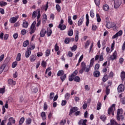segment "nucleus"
I'll list each match as a JSON object with an SVG mask.
<instances>
[{"label": "nucleus", "mask_w": 125, "mask_h": 125, "mask_svg": "<svg viewBox=\"0 0 125 125\" xmlns=\"http://www.w3.org/2000/svg\"><path fill=\"white\" fill-rule=\"evenodd\" d=\"M83 17H82L78 21V26H82V25H83Z\"/></svg>", "instance_id": "6ab92c4d"}, {"label": "nucleus", "mask_w": 125, "mask_h": 125, "mask_svg": "<svg viewBox=\"0 0 125 125\" xmlns=\"http://www.w3.org/2000/svg\"><path fill=\"white\" fill-rule=\"evenodd\" d=\"M49 54H50V50L47 49L45 52L46 56H49Z\"/></svg>", "instance_id": "5fc2aeb1"}, {"label": "nucleus", "mask_w": 125, "mask_h": 125, "mask_svg": "<svg viewBox=\"0 0 125 125\" xmlns=\"http://www.w3.org/2000/svg\"><path fill=\"white\" fill-rule=\"evenodd\" d=\"M5 91V88H0V93L3 94Z\"/></svg>", "instance_id": "052dcab7"}, {"label": "nucleus", "mask_w": 125, "mask_h": 125, "mask_svg": "<svg viewBox=\"0 0 125 125\" xmlns=\"http://www.w3.org/2000/svg\"><path fill=\"white\" fill-rule=\"evenodd\" d=\"M73 34H74V31H73V29H69L67 33L68 36H69V37H72Z\"/></svg>", "instance_id": "412c9836"}, {"label": "nucleus", "mask_w": 125, "mask_h": 125, "mask_svg": "<svg viewBox=\"0 0 125 125\" xmlns=\"http://www.w3.org/2000/svg\"><path fill=\"white\" fill-rule=\"evenodd\" d=\"M105 93L106 95H109L110 94V89L109 88V85H107L105 88Z\"/></svg>", "instance_id": "2f4dec72"}, {"label": "nucleus", "mask_w": 125, "mask_h": 125, "mask_svg": "<svg viewBox=\"0 0 125 125\" xmlns=\"http://www.w3.org/2000/svg\"><path fill=\"white\" fill-rule=\"evenodd\" d=\"M71 48V50H72V51H75V50H77V48H78V46H77V45H75Z\"/></svg>", "instance_id": "6e6d98bb"}, {"label": "nucleus", "mask_w": 125, "mask_h": 125, "mask_svg": "<svg viewBox=\"0 0 125 125\" xmlns=\"http://www.w3.org/2000/svg\"><path fill=\"white\" fill-rule=\"evenodd\" d=\"M68 22L69 25H73V21H72V19H71V16H69L68 18Z\"/></svg>", "instance_id": "58836bf2"}, {"label": "nucleus", "mask_w": 125, "mask_h": 125, "mask_svg": "<svg viewBox=\"0 0 125 125\" xmlns=\"http://www.w3.org/2000/svg\"><path fill=\"white\" fill-rule=\"evenodd\" d=\"M47 20V16H46V14H44L43 15L42 23H44V22L46 21Z\"/></svg>", "instance_id": "c85d7f7f"}, {"label": "nucleus", "mask_w": 125, "mask_h": 125, "mask_svg": "<svg viewBox=\"0 0 125 125\" xmlns=\"http://www.w3.org/2000/svg\"><path fill=\"white\" fill-rule=\"evenodd\" d=\"M122 0H115L114 6V8H119L122 4Z\"/></svg>", "instance_id": "423d86ee"}, {"label": "nucleus", "mask_w": 125, "mask_h": 125, "mask_svg": "<svg viewBox=\"0 0 125 125\" xmlns=\"http://www.w3.org/2000/svg\"><path fill=\"white\" fill-rule=\"evenodd\" d=\"M9 122H10L11 124H15V119L13 117H10L9 119Z\"/></svg>", "instance_id": "4c0bfd02"}, {"label": "nucleus", "mask_w": 125, "mask_h": 125, "mask_svg": "<svg viewBox=\"0 0 125 125\" xmlns=\"http://www.w3.org/2000/svg\"><path fill=\"white\" fill-rule=\"evenodd\" d=\"M93 75L95 78H99V77H100V72L98 70H95L93 72Z\"/></svg>", "instance_id": "dca6fc26"}, {"label": "nucleus", "mask_w": 125, "mask_h": 125, "mask_svg": "<svg viewBox=\"0 0 125 125\" xmlns=\"http://www.w3.org/2000/svg\"><path fill=\"white\" fill-rule=\"evenodd\" d=\"M65 74L64 73V71L63 70H59L57 73V76L58 77H60L61 76H63V75H64Z\"/></svg>", "instance_id": "393cba45"}, {"label": "nucleus", "mask_w": 125, "mask_h": 125, "mask_svg": "<svg viewBox=\"0 0 125 125\" xmlns=\"http://www.w3.org/2000/svg\"><path fill=\"white\" fill-rule=\"evenodd\" d=\"M87 122V120L85 119L84 120H83V119L79 121L78 122L79 125H86V123Z\"/></svg>", "instance_id": "4468645a"}, {"label": "nucleus", "mask_w": 125, "mask_h": 125, "mask_svg": "<svg viewBox=\"0 0 125 125\" xmlns=\"http://www.w3.org/2000/svg\"><path fill=\"white\" fill-rule=\"evenodd\" d=\"M66 124V120H62L60 122V125H64Z\"/></svg>", "instance_id": "338daca9"}, {"label": "nucleus", "mask_w": 125, "mask_h": 125, "mask_svg": "<svg viewBox=\"0 0 125 125\" xmlns=\"http://www.w3.org/2000/svg\"><path fill=\"white\" fill-rule=\"evenodd\" d=\"M29 40H26L24 41L23 43V47H26V46H28V44H29Z\"/></svg>", "instance_id": "473e14b6"}, {"label": "nucleus", "mask_w": 125, "mask_h": 125, "mask_svg": "<svg viewBox=\"0 0 125 125\" xmlns=\"http://www.w3.org/2000/svg\"><path fill=\"white\" fill-rule=\"evenodd\" d=\"M54 97V93L51 92L50 94L49 99L50 100H52Z\"/></svg>", "instance_id": "49530a36"}, {"label": "nucleus", "mask_w": 125, "mask_h": 125, "mask_svg": "<svg viewBox=\"0 0 125 125\" xmlns=\"http://www.w3.org/2000/svg\"><path fill=\"white\" fill-rule=\"evenodd\" d=\"M16 60H17V61H20V60H21V53H19L17 54Z\"/></svg>", "instance_id": "e433bc0d"}, {"label": "nucleus", "mask_w": 125, "mask_h": 125, "mask_svg": "<svg viewBox=\"0 0 125 125\" xmlns=\"http://www.w3.org/2000/svg\"><path fill=\"white\" fill-rule=\"evenodd\" d=\"M37 59V56L36 55H32L30 57V60L31 62H35Z\"/></svg>", "instance_id": "a211bd4d"}, {"label": "nucleus", "mask_w": 125, "mask_h": 125, "mask_svg": "<svg viewBox=\"0 0 125 125\" xmlns=\"http://www.w3.org/2000/svg\"><path fill=\"white\" fill-rule=\"evenodd\" d=\"M121 78L123 82L125 80V72L122 71L121 73Z\"/></svg>", "instance_id": "5701e85b"}, {"label": "nucleus", "mask_w": 125, "mask_h": 125, "mask_svg": "<svg viewBox=\"0 0 125 125\" xmlns=\"http://www.w3.org/2000/svg\"><path fill=\"white\" fill-rule=\"evenodd\" d=\"M17 63L18 62L17 61L13 62L12 65V68H15V67L17 66Z\"/></svg>", "instance_id": "4d7b16f0"}, {"label": "nucleus", "mask_w": 125, "mask_h": 125, "mask_svg": "<svg viewBox=\"0 0 125 125\" xmlns=\"http://www.w3.org/2000/svg\"><path fill=\"white\" fill-rule=\"evenodd\" d=\"M77 75H78V70H75L69 77V82H72V81H74V82H76L77 83H80V82H81V78L79 76H76ZM74 77H75L74 78Z\"/></svg>", "instance_id": "f03ea898"}, {"label": "nucleus", "mask_w": 125, "mask_h": 125, "mask_svg": "<svg viewBox=\"0 0 125 125\" xmlns=\"http://www.w3.org/2000/svg\"><path fill=\"white\" fill-rule=\"evenodd\" d=\"M117 54H118V53L116 51H114L113 54L110 57V60H112V61H114V60H115V59H116V58L117 57Z\"/></svg>", "instance_id": "f8f14e48"}, {"label": "nucleus", "mask_w": 125, "mask_h": 125, "mask_svg": "<svg viewBox=\"0 0 125 125\" xmlns=\"http://www.w3.org/2000/svg\"><path fill=\"white\" fill-rule=\"evenodd\" d=\"M24 121H25V118H24V117L21 118L19 121V124L20 125H22V124L24 123Z\"/></svg>", "instance_id": "a18cd8bd"}, {"label": "nucleus", "mask_w": 125, "mask_h": 125, "mask_svg": "<svg viewBox=\"0 0 125 125\" xmlns=\"http://www.w3.org/2000/svg\"><path fill=\"white\" fill-rule=\"evenodd\" d=\"M5 68V64H3L0 67V75L3 72V70Z\"/></svg>", "instance_id": "cd10ccee"}, {"label": "nucleus", "mask_w": 125, "mask_h": 125, "mask_svg": "<svg viewBox=\"0 0 125 125\" xmlns=\"http://www.w3.org/2000/svg\"><path fill=\"white\" fill-rule=\"evenodd\" d=\"M100 119L102 121H103V122H105L106 121V119H107V117H106V116L103 115L101 116Z\"/></svg>", "instance_id": "c9c22d12"}, {"label": "nucleus", "mask_w": 125, "mask_h": 125, "mask_svg": "<svg viewBox=\"0 0 125 125\" xmlns=\"http://www.w3.org/2000/svg\"><path fill=\"white\" fill-rule=\"evenodd\" d=\"M18 19V16L11 18V19H10V23H12V24H13L14 23H15V22L17 21Z\"/></svg>", "instance_id": "f3484780"}, {"label": "nucleus", "mask_w": 125, "mask_h": 125, "mask_svg": "<svg viewBox=\"0 0 125 125\" xmlns=\"http://www.w3.org/2000/svg\"><path fill=\"white\" fill-rule=\"evenodd\" d=\"M90 15L92 18H94V13L93 12V10L90 11Z\"/></svg>", "instance_id": "864d4df0"}, {"label": "nucleus", "mask_w": 125, "mask_h": 125, "mask_svg": "<svg viewBox=\"0 0 125 125\" xmlns=\"http://www.w3.org/2000/svg\"><path fill=\"white\" fill-rule=\"evenodd\" d=\"M7 4L6 2H0V6H5Z\"/></svg>", "instance_id": "3c124183"}, {"label": "nucleus", "mask_w": 125, "mask_h": 125, "mask_svg": "<svg viewBox=\"0 0 125 125\" xmlns=\"http://www.w3.org/2000/svg\"><path fill=\"white\" fill-rule=\"evenodd\" d=\"M64 42L66 44L70 43V38H65V39L64 40Z\"/></svg>", "instance_id": "8fccbe9b"}, {"label": "nucleus", "mask_w": 125, "mask_h": 125, "mask_svg": "<svg viewBox=\"0 0 125 125\" xmlns=\"http://www.w3.org/2000/svg\"><path fill=\"white\" fill-rule=\"evenodd\" d=\"M116 104H113L112 106H111L108 109L107 113L108 115H112V116H114V112L116 110V107H115Z\"/></svg>", "instance_id": "7ed1b4c3"}, {"label": "nucleus", "mask_w": 125, "mask_h": 125, "mask_svg": "<svg viewBox=\"0 0 125 125\" xmlns=\"http://www.w3.org/2000/svg\"><path fill=\"white\" fill-rule=\"evenodd\" d=\"M90 43V42L89 41H87L85 44V46H84L85 48H87Z\"/></svg>", "instance_id": "de8ad7c7"}, {"label": "nucleus", "mask_w": 125, "mask_h": 125, "mask_svg": "<svg viewBox=\"0 0 125 125\" xmlns=\"http://www.w3.org/2000/svg\"><path fill=\"white\" fill-rule=\"evenodd\" d=\"M79 41V31H77L75 35V41L77 42Z\"/></svg>", "instance_id": "37998d69"}, {"label": "nucleus", "mask_w": 125, "mask_h": 125, "mask_svg": "<svg viewBox=\"0 0 125 125\" xmlns=\"http://www.w3.org/2000/svg\"><path fill=\"white\" fill-rule=\"evenodd\" d=\"M118 92H123L125 90V85L124 84H120L117 88Z\"/></svg>", "instance_id": "1a4fd4ad"}, {"label": "nucleus", "mask_w": 125, "mask_h": 125, "mask_svg": "<svg viewBox=\"0 0 125 125\" xmlns=\"http://www.w3.org/2000/svg\"><path fill=\"white\" fill-rule=\"evenodd\" d=\"M70 98V94L68 93H67L65 95V99H66V100H68Z\"/></svg>", "instance_id": "13d9d810"}, {"label": "nucleus", "mask_w": 125, "mask_h": 125, "mask_svg": "<svg viewBox=\"0 0 125 125\" xmlns=\"http://www.w3.org/2000/svg\"><path fill=\"white\" fill-rule=\"evenodd\" d=\"M38 88L36 87L35 86L31 87V91H32V92L36 93V92H38Z\"/></svg>", "instance_id": "a878e982"}, {"label": "nucleus", "mask_w": 125, "mask_h": 125, "mask_svg": "<svg viewBox=\"0 0 125 125\" xmlns=\"http://www.w3.org/2000/svg\"><path fill=\"white\" fill-rule=\"evenodd\" d=\"M96 17H97V22H98V23H100V22H101V18H100V16L99 15V14H96Z\"/></svg>", "instance_id": "f704fd0d"}, {"label": "nucleus", "mask_w": 125, "mask_h": 125, "mask_svg": "<svg viewBox=\"0 0 125 125\" xmlns=\"http://www.w3.org/2000/svg\"><path fill=\"white\" fill-rule=\"evenodd\" d=\"M123 109L120 108L117 110V113L116 116L117 120H120V115L123 114Z\"/></svg>", "instance_id": "9d476101"}, {"label": "nucleus", "mask_w": 125, "mask_h": 125, "mask_svg": "<svg viewBox=\"0 0 125 125\" xmlns=\"http://www.w3.org/2000/svg\"><path fill=\"white\" fill-rule=\"evenodd\" d=\"M78 110H79V108L77 106H74V107L71 108L70 109L69 116H70V117H72V115L73 113H76L77 112V111H78Z\"/></svg>", "instance_id": "0eeeda50"}, {"label": "nucleus", "mask_w": 125, "mask_h": 125, "mask_svg": "<svg viewBox=\"0 0 125 125\" xmlns=\"http://www.w3.org/2000/svg\"><path fill=\"white\" fill-rule=\"evenodd\" d=\"M109 79V76H107V74H105L104 77L103 78V81L105 83V82H107L108 79Z\"/></svg>", "instance_id": "c756f323"}, {"label": "nucleus", "mask_w": 125, "mask_h": 125, "mask_svg": "<svg viewBox=\"0 0 125 125\" xmlns=\"http://www.w3.org/2000/svg\"><path fill=\"white\" fill-rule=\"evenodd\" d=\"M31 53H32V48H31V47L27 48V50L25 53V56L26 58H29V57H30V55H31Z\"/></svg>", "instance_id": "6e6552de"}, {"label": "nucleus", "mask_w": 125, "mask_h": 125, "mask_svg": "<svg viewBox=\"0 0 125 125\" xmlns=\"http://www.w3.org/2000/svg\"><path fill=\"white\" fill-rule=\"evenodd\" d=\"M101 106H102L101 103L98 102L97 104V110H100V109H101Z\"/></svg>", "instance_id": "a19ab883"}, {"label": "nucleus", "mask_w": 125, "mask_h": 125, "mask_svg": "<svg viewBox=\"0 0 125 125\" xmlns=\"http://www.w3.org/2000/svg\"><path fill=\"white\" fill-rule=\"evenodd\" d=\"M93 66V63L90 62L89 65H87L85 64V62H83L81 63V69L79 71V73L80 74H83V72H85L86 73H88L89 71H90V68Z\"/></svg>", "instance_id": "f257e3e1"}, {"label": "nucleus", "mask_w": 125, "mask_h": 125, "mask_svg": "<svg viewBox=\"0 0 125 125\" xmlns=\"http://www.w3.org/2000/svg\"><path fill=\"white\" fill-rule=\"evenodd\" d=\"M41 117L43 121L46 119V115H45V112H42L41 113Z\"/></svg>", "instance_id": "bb28decb"}, {"label": "nucleus", "mask_w": 125, "mask_h": 125, "mask_svg": "<svg viewBox=\"0 0 125 125\" xmlns=\"http://www.w3.org/2000/svg\"><path fill=\"white\" fill-rule=\"evenodd\" d=\"M108 77L109 78H113V77H114V73H113V72H110V73H109Z\"/></svg>", "instance_id": "774afa93"}, {"label": "nucleus", "mask_w": 125, "mask_h": 125, "mask_svg": "<svg viewBox=\"0 0 125 125\" xmlns=\"http://www.w3.org/2000/svg\"><path fill=\"white\" fill-rule=\"evenodd\" d=\"M66 77H67V76L65 74L61 76L60 79L62 82H63L64 80H66Z\"/></svg>", "instance_id": "ea45409f"}, {"label": "nucleus", "mask_w": 125, "mask_h": 125, "mask_svg": "<svg viewBox=\"0 0 125 125\" xmlns=\"http://www.w3.org/2000/svg\"><path fill=\"white\" fill-rule=\"evenodd\" d=\"M6 121H7V119L4 118V120L2 121L1 122L0 125H5V123H6Z\"/></svg>", "instance_id": "09e8293b"}, {"label": "nucleus", "mask_w": 125, "mask_h": 125, "mask_svg": "<svg viewBox=\"0 0 125 125\" xmlns=\"http://www.w3.org/2000/svg\"><path fill=\"white\" fill-rule=\"evenodd\" d=\"M56 8L57 11H58L59 12H60V11H61V7H60V5H59V4H57L56 5Z\"/></svg>", "instance_id": "79ce46f5"}, {"label": "nucleus", "mask_w": 125, "mask_h": 125, "mask_svg": "<svg viewBox=\"0 0 125 125\" xmlns=\"http://www.w3.org/2000/svg\"><path fill=\"white\" fill-rule=\"evenodd\" d=\"M55 51H58V50H59V46H58L57 43H56L55 45Z\"/></svg>", "instance_id": "0e129e2a"}, {"label": "nucleus", "mask_w": 125, "mask_h": 125, "mask_svg": "<svg viewBox=\"0 0 125 125\" xmlns=\"http://www.w3.org/2000/svg\"><path fill=\"white\" fill-rule=\"evenodd\" d=\"M25 123L27 125H31L32 124V119L31 118H28L26 119Z\"/></svg>", "instance_id": "72a5a7b5"}, {"label": "nucleus", "mask_w": 125, "mask_h": 125, "mask_svg": "<svg viewBox=\"0 0 125 125\" xmlns=\"http://www.w3.org/2000/svg\"><path fill=\"white\" fill-rule=\"evenodd\" d=\"M109 5L105 4L103 6V9L104 11H108L109 10Z\"/></svg>", "instance_id": "7c9ffc66"}, {"label": "nucleus", "mask_w": 125, "mask_h": 125, "mask_svg": "<svg viewBox=\"0 0 125 125\" xmlns=\"http://www.w3.org/2000/svg\"><path fill=\"white\" fill-rule=\"evenodd\" d=\"M106 26L107 29H111V28H113V27H114V25H113V23L110 21H108L106 22Z\"/></svg>", "instance_id": "2eb2a0df"}, {"label": "nucleus", "mask_w": 125, "mask_h": 125, "mask_svg": "<svg viewBox=\"0 0 125 125\" xmlns=\"http://www.w3.org/2000/svg\"><path fill=\"white\" fill-rule=\"evenodd\" d=\"M36 24H37V22H36V21H34L32 23V24L30 26V30H31L30 32V35H32L33 34H34V33H35V31H36V28H35Z\"/></svg>", "instance_id": "39448f33"}, {"label": "nucleus", "mask_w": 125, "mask_h": 125, "mask_svg": "<svg viewBox=\"0 0 125 125\" xmlns=\"http://www.w3.org/2000/svg\"><path fill=\"white\" fill-rule=\"evenodd\" d=\"M63 23L64 20L62 19L58 26V28L59 29H60L61 31H64V30L66 28V25H65V24H63Z\"/></svg>", "instance_id": "20e7f679"}, {"label": "nucleus", "mask_w": 125, "mask_h": 125, "mask_svg": "<svg viewBox=\"0 0 125 125\" xmlns=\"http://www.w3.org/2000/svg\"><path fill=\"white\" fill-rule=\"evenodd\" d=\"M8 83L9 84H11V85H15L16 83L15 81H14L12 79H9L8 80Z\"/></svg>", "instance_id": "aec40b11"}, {"label": "nucleus", "mask_w": 125, "mask_h": 125, "mask_svg": "<svg viewBox=\"0 0 125 125\" xmlns=\"http://www.w3.org/2000/svg\"><path fill=\"white\" fill-rule=\"evenodd\" d=\"M42 66L45 68L46 67V62L44 61H42L41 63Z\"/></svg>", "instance_id": "603ef678"}, {"label": "nucleus", "mask_w": 125, "mask_h": 125, "mask_svg": "<svg viewBox=\"0 0 125 125\" xmlns=\"http://www.w3.org/2000/svg\"><path fill=\"white\" fill-rule=\"evenodd\" d=\"M100 67V65L98 63H97L95 65L94 69L95 70V71H97V70H98Z\"/></svg>", "instance_id": "c03bdc74"}, {"label": "nucleus", "mask_w": 125, "mask_h": 125, "mask_svg": "<svg viewBox=\"0 0 125 125\" xmlns=\"http://www.w3.org/2000/svg\"><path fill=\"white\" fill-rule=\"evenodd\" d=\"M29 26V23L26 21H23L22 23V26L23 28H27Z\"/></svg>", "instance_id": "4be33fe9"}, {"label": "nucleus", "mask_w": 125, "mask_h": 125, "mask_svg": "<svg viewBox=\"0 0 125 125\" xmlns=\"http://www.w3.org/2000/svg\"><path fill=\"white\" fill-rule=\"evenodd\" d=\"M124 115L121 114L119 115V120H117V121H121V120L122 121H124Z\"/></svg>", "instance_id": "e2e57ef3"}, {"label": "nucleus", "mask_w": 125, "mask_h": 125, "mask_svg": "<svg viewBox=\"0 0 125 125\" xmlns=\"http://www.w3.org/2000/svg\"><path fill=\"white\" fill-rule=\"evenodd\" d=\"M66 104H67V101L66 100H62L61 104L62 106H65Z\"/></svg>", "instance_id": "680f3d73"}, {"label": "nucleus", "mask_w": 125, "mask_h": 125, "mask_svg": "<svg viewBox=\"0 0 125 125\" xmlns=\"http://www.w3.org/2000/svg\"><path fill=\"white\" fill-rule=\"evenodd\" d=\"M46 33H47V31H46L45 29L42 28L40 32V37H41V38H43V37L45 36Z\"/></svg>", "instance_id": "ddd939ff"}, {"label": "nucleus", "mask_w": 125, "mask_h": 125, "mask_svg": "<svg viewBox=\"0 0 125 125\" xmlns=\"http://www.w3.org/2000/svg\"><path fill=\"white\" fill-rule=\"evenodd\" d=\"M121 103H122V104L125 105V98H122L121 99Z\"/></svg>", "instance_id": "69168bd1"}, {"label": "nucleus", "mask_w": 125, "mask_h": 125, "mask_svg": "<svg viewBox=\"0 0 125 125\" xmlns=\"http://www.w3.org/2000/svg\"><path fill=\"white\" fill-rule=\"evenodd\" d=\"M122 35L123 31L122 30H120L112 37V39H116L118 38V37H120V36H122Z\"/></svg>", "instance_id": "9b49d317"}, {"label": "nucleus", "mask_w": 125, "mask_h": 125, "mask_svg": "<svg viewBox=\"0 0 125 125\" xmlns=\"http://www.w3.org/2000/svg\"><path fill=\"white\" fill-rule=\"evenodd\" d=\"M47 8H48V2H47L45 6L42 5L41 7V9H42V10L43 9H45V11H46V10H47Z\"/></svg>", "instance_id": "b1692460"}, {"label": "nucleus", "mask_w": 125, "mask_h": 125, "mask_svg": "<svg viewBox=\"0 0 125 125\" xmlns=\"http://www.w3.org/2000/svg\"><path fill=\"white\" fill-rule=\"evenodd\" d=\"M95 4L99 6V4H100V0H94Z\"/></svg>", "instance_id": "bf43d9fd"}]
</instances>
